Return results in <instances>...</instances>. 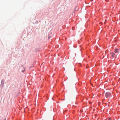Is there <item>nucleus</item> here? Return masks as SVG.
Instances as JSON below:
<instances>
[{"label": "nucleus", "instance_id": "nucleus-1", "mask_svg": "<svg viewBox=\"0 0 120 120\" xmlns=\"http://www.w3.org/2000/svg\"><path fill=\"white\" fill-rule=\"evenodd\" d=\"M105 96L106 98H110L111 96V94L109 92H107L105 94Z\"/></svg>", "mask_w": 120, "mask_h": 120}, {"label": "nucleus", "instance_id": "nucleus-2", "mask_svg": "<svg viewBox=\"0 0 120 120\" xmlns=\"http://www.w3.org/2000/svg\"><path fill=\"white\" fill-rule=\"evenodd\" d=\"M110 53L111 54L113 58H115L116 57V56L115 55V54L114 53L112 52L111 53Z\"/></svg>", "mask_w": 120, "mask_h": 120}, {"label": "nucleus", "instance_id": "nucleus-3", "mask_svg": "<svg viewBox=\"0 0 120 120\" xmlns=\"http://www.w3.org/2000/svg\"><path fill=\"white\" fill-rule=\"evenodd\" d=\"M118 49H115L114 52L115 53H118L119 52L118 51Z\"/></svg>", "mask_w": 120, "mask_h": 120}, {"label": "nucleus", "instance_id": "nucleus-4", "mask_svg": "<svg viewBox=\"0 0 120 120\" xmlns=\"http://www.w3.org/2000/svg\"><path fill=\"white\" fill-rule=\"evenodd\" d=\"M24 71V70H22V72H23Z\"/></svg>", "mask_w": 120, "mask_h": 120}, {"label": "nucleus", "instance_id": "nucleus-5", "mask_svg": "<svg viewBox=\"0 0 120 120\" xmlns=\"http://www.w3.org/2000/svg\"><path fill=\"white\" fill-rule=\"evenodd\" d=\"M109 120H110L111 119L110 118H109Z\"/></svg>", "mask_w": 120, "mask_h": 120}, {"label": "nucleus", "instance_id": "nucleus-6", "mask_svg": "<svg viewBox=\"0 0 120 120\" xmlns=\"http://www.w3.org/2000/svg\"><path fill=\"white\" fill-rule=\"evenodd\" d=\"M24 70H25V68H24Z\"/></svg>", "mask_w": 120, "mask_h": 120}]
</instances>
